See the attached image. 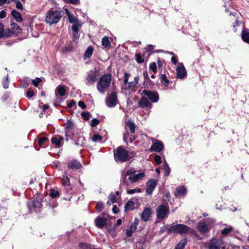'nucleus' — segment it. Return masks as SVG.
<instances>
[{
  "instance_id": "1a4fd4ad",
  "label": "nucleus",
  "mask_w": 249,
  "mask_h": 249,
  "mask_svg": "<svg viewBox=\"0 0 249 249\" xmlns=\"http://www.w3.org/2000/svg\"><path fill=\"white\" fill-rule=\"evenodd\" d=\"M65 136L66 137V141H68L69 136H72L75 135L74 132L76 128L74 123L71 120H68L65 124Z\"/></svg>"
},
{
  "instance_id": "49530a36",
  "label": "nucleus",
  "mask_w": 249,
  "mask_h": 249,
  "mask_svg": "<svg viewBox=\"0 0 249 249\" xmlns=\"http://www.w3.org/2000/svg\"><path fill=\"white\" fill-rule=\"evenodd\" d=\"M41 82L40 78H36L35 79L32 80V83L36 87H37L39 83Z\"/></svg>"
},
{
  "instance_id": "4c0bfd02",
  "label": "nucleus",
  "mask_w": 249,
  "mask_h": 249,
  "mask_svg": "<svg viewBox=\"0 0 249 249\" xmlns=\"http://www.w3.org/2000/svg\"><path fill=\"white\" fill-rule=\"evenodd\" d=\"M9 85V80H8V74L6 75V76L2 80V85L3 87L5 89H7L8 88Z\"/></svg>"
},
{
  "instance_id": "a19ab883",
  "label": "nucleus",
  "mask_w": 249,
  "mask_h": 249,
  "mask_svg": "<svg viewBox=\"0 0 249 249\" xmlns=\"http://www.w3.org/2000/svg\"><path fill=\"white\" fill-rule=\"evenodd\" d=\"M59 196L58 191H55L54 189H51L50 193V196L52 198H55Z\"/></svg>"
},
{
  "instance_id": "338daca9",
  "label": "nucleus",
  "mask_w": 249,
  "mask_h": 249,
  "mask_svg": "<svg viewBox=\"0 0 249 249\" xmlns=\"http://www.w3.org/2000/svg\"><path fill=\"white\" fill-rule=\"evenodd\" d=\"M5 3L10 4V2L9 0H0V6L3 5Z\"/></svg>"
},
{
  "instance_id": "c9c22d12",
  "label": "nucleus",
  "mask_w": 249,
  "mask_h": 249,
  "mask_svg": "<svg viewBox=\"0 0 249 249\" xmlns=\"http://www.w3.org/2000/svg\"><path fill=\"white\" fill-rule=\"evenodd\" d=\"M233 231V228L231 226L224 228L221 231V234L224 236H226Z\"/></svg>"
},
{
  "instance_id": "603ef678",
  "label": "nucleus",
  "mask_w": 249,
  "mask_h": 249,
  "mask_svg": "<svg viewBox=\"0 0 249 249\" xmlns=\"http://www.w3.org/2000/svg\"><path fill=\"white\" fill-rule=\"evenodd\" d=\"M130 76V74L127 72H125L124 74V85H126L128 83V78Z\"/></svg>"
},
{
  "instance_id": "7ed1b4c3",
  "label": "nucleus",
  "mask_w": 249,
  "mask_h": 249,
  "mask_svg": "<svg viewBox=\"0 0 249 249\" xmlns=\"http://www.w3.org/2000/svg\"><path fill=\"white\" fill-rule=\"evenodd\" d=\"M62 17L61 12L56 10H50L46 14L45 22L49 25L58 23Z\"/></svg>"
},
{
  "instance_id": "09e8293b",
  "label": "nucleus",
  "mask_w": 249,
  "mask_h": 249,
  "mask_svg": "<svg viewBox=\"0 0 249 249\" xmlns=\"http://www.w3.org/2000/svg\"><path fill=\"white\" fill-rule=\"evenodd\" d=\"M100 123V121L96 118H94L91 120L90 125L91 127H95L98 125Z\"/></svg>"
},
{
  "instance_id": "864d4df0",
  "label": "nucleus",
  "mask_w": 249,
  "mask_h": 249,
  "mask_svg": "<svg viewBox=\"0 0 249 249\" xmlns=\"http://www.w3.org/2000/svg\"><path fill=\"white\" fill-rule=\"evenodd\" d=\"M154 161L157 164H160L161 163V157L160 155H156L154 157Z\"/></svg>"
},
{
  "instance_id": "f8f14e48",
  "label": "nucleus",
  "mask_w": 249,
  "mask_h": 249,
  "mask_svg": "<svg viewBox=\"0 0 249 249\" xmlns=\"http://www.w3.org/2000/svg\"><path fill=\"white\" fill-rule=\"evenodd\" d=\"M142 94L146 96L153 103H157L159 100V95L157 91L144 89Z\"/></svg>"
},
{
  "instance_id": "ea45409f",
  "label": "nucleus",
  "mask_w": 249,
  "mask_h": 249,
  "mask_svg": "<svg viewBox=\"0 0 249 249\" xmlns=\"http://www.w3.org/2000/svg\"><path fill=\"white\" fill-rule=\"evenodd\" d=\"M136 56V60L137 62L139 63H142L144 62V58L143 56H142L140 53H136L135 54Z\"/></svg>"
},
{
  "instance_id": "c756f323",
  "label": "nucleus",
  "mask_w": 249,
  "mask_h": 249,
  "mask_svg": "<svg viewBox=\"0 0 249 249\" xmlns=\"http://www.w3.org/2000/svg\"><path fill=\"white\" fill-rule=\"evenodd\" d=\"M135 204L133 201L131 200H129L125 204L124 209L125 211L133 210L134 208Z\"/></svg>"
},
{
  "instance_id": "bf43d9fd",
  "label": "nucleus",
  "mask_w": 249,
  "mask_h": 249,
  "mask_svg": "<svg viewBox=\"0 0 249 249\" xmlns=\"http://www.w3.org/2000/svg\"><path fill=\"white\" fill-rule=\"evenodd\" d=\"M139 222V219L137 218H135L134 222L131 224V225L137 228V226Z\"/></svg>"
},
{
  "instance_id": "a878e982",
  "label": "nucleus",
  "mask_w": 249,
  "mask_h": 249,
  "mask_svg": "<svg viewBox=\"0 0 249 249\" xmlns=\"http://www.w3.org/2000/svg\"><path fill=\"white\" fill-rule=\"evenodd\" d=\"M143 77L145 82H149L150 86L156 85L158 83V80L155 79L153 81L151 80L148 76V73L146 71L143 72Z\"/></svg>"
},
{
  "instance_id": "0eeeda50",
  "label": "nucleus",
  "mask_w": 249,
  "mask_h": 249,
  "mask_svg": "<svg viewBox=\"0 0 249 249\" xmlns=\"http://www.w3.org/2000/svg\"><path fill=\"white\" fill-rule=\"evenodd\" d=\"M191 229L184 224H178L171 225L168 229V233H177L180 234L187 233Z\"/></svg>"
},
{
  "instance_id": "c03bdc74",
  "label": "nucleus",
  "mask_w": 249,
  "mask_h": 249,
  "mask_svg": "<svg viewBox=\"0 0 249 249\" xmlns=\"http://www.w3.org/2000/svg\"><path fill=\"white\" fill-rule=\"evenodd\" d=\"M161 81L162 83H165V86H167L169 83V80L167 79L166 76L165 74H162L161 75Z\"/></svg>"
},
{
  "instance_id": "6ab92c4d",
  "label": "nucleus",
  "mask_w": 249,
  "mask_h": 249,
  "mask_svg": "<svg viewBox=\"0 0 249 249\" xmlns=\"http://www.w3.org/2000/svg\"><path fill=\"white\" fill-rule=\"evenodd\" d=\"M152 213V210L150 208H146L144 209L141 214V218L144 221H147Z\"/></svg>"
},
{
  "instance_id": "ddd939ff",
  "label": "nucleus",
  "mask_w": 249,
  "mask_h": 249,
  "mask_svg": "<svg viewBox=\"0 0 249 249\" xmlns=\"http://www.w3.org/2000/svg\"><path fill=\"white\" fill-rule=\"evenodd\" d=\"M99 76L98 72L96 71H90L88 73L86 83L87 85H93L98 80Z\"/></svg>"
},
{
  "instance_id": "3c124183",
  "label": "nucleus",
  "mask_w": 249,
  "mask_h": 249,
  "mask_svg": "<svg viewBox=\"0 0 249 249\" xmlns=\"http://www.w3.org/2000/svg\"><path fill=\"white\" fill-rule=\"evenodd\" d=\"M47 140V138L46 137H42L38 139V143L40 146H42L44 142Z\"/></svg>"
},
{
  "instance_id": "cd10ccee",
  "label": "nucleus",
  "mask_w": 249,
  "mask_h": 249,
  "mask_svg": "<svg viewBox=\"0 0 249 249\" xmlns=\"http://www.w3.org/2000/svg\"><path fill=\"white\" fill-rule=\"evenodd\" d=\"M102 45L106 48H110L111 46V43L109 39V37L107 36H105L103 37L102 39Z\"/></svg>"
},
{
  "instance_id": "774afa93",
  "label": "nucleus",
  "mask_w": 249,
  "mask_h": 249,
  "mask_svg": "<svg viewBox=\"0 0 249 249\" xmlns=\"http://www.w3.org/2000/svg\"><path fill=\"white\" fill-rule=\"evenodd\" d=\"M129 135V134L128 132L125 133L124 134L123 139L125 142L127 143V138L128 136Z\"/></svg>"
},
{
  "instance_id": "9b49d317",
  "label": "nucleus",
  "mask_w": 249,
  "mask_h": 249,
  "mask_svg": "<svg viewBox=\"0 0 249 249\" xmlns=\"http://www.w3.org/2000/svg\"><path fill=\"white\" fill-rule=\"evenodd\" d=\"M224 244V241L222 238L213 237L209 241L208 249H221V246Z\"/></svg>"
},
{
  "instance_id": "aec40b11",
  "label": "nucleus",
  "mask_w": 249,
  "mask_h": 249,
  "mask_svg": "<svg viewBox=\"0 0 249 249\" xmlns=\"http://www.w3.org/2000/svg\"><path fill=\"white\" fill-rule=\"evenodd\" d=\"M187 193V189L183 186H180L177 187L175 192V196L177 197L184 196Z\"/></svg>"
},
{
  "instance_id": "5701e85b",
  "label": "nucleus",
  "mask_w": 249,
  "mask_h": 249,
  "mask_svg": "<svg viewBox=\"0 0 249 249\" xmlns=\"http://www.w3.org/2000/svg\"><path fill=\"white\" fill-rule=\"evenodd\" d=\"M80 26L76 25H72L71 26V29L72 31V35L74 41L79 38L78 29Z\"/></svg>"
},
{
  "instance_id": "e433bc0d",
  "label": "nucleus",
  "mask_w": 249,
  "mask_h": 249,
  "mask_svg": "<svg viewBox=\"0 0 249 249\" xmlns=\"http://www.w3.org/2000/svg\"><path fill=\"white\" fill-rule=\"evenodd\" d=\"M62 183L65 186H69L70 185V178L67 175H64L62 180Z\"/></svg>"
},
{
  "instance_id": "5fc2aeb1",
  "label": "nucleus",
  "mask_w": 249,
  "mask_h": 249,
  "mask_svg": "<svg viewBox=\"0 0 249 249\" xmlns=\"http://www.w3.org/2000/svg\"><path fill=\"white\" fill-rule=\"evenodd\" d=\"M104 208L103 204L101 202H99L97 203L96 208L99 211H101Z\"/></svg>"
},
{
  "instance_id": "4be33fe9",
  "label": "nucleus",
  "mask_w": 249,
  "mask_h": 249,
  "mask_svg": "<svg viewBox=\"0 0 249 249\" xmlns=\"http://www.w3.org/2000/svg\"><path fill=\"white\" fill-rule=\"evenodd\" d=\"M125 125L128 127L131 133H134L135 131V124L130 119L125 120Z\"/></svg>"
},
{
  "instance_id": "052dcab7",
  "label": "nucleus",
  "mask_w": 249,
  "mask_h": 249,
  "mask_svg": "<svg viewBox=\"0 0 249 249\" xmlns=\"http://www.w3.org/2000/svg\"><path fill=\"white\" fill-rule=\"evenodd\" d=\"M109 199L112 203L115 202L116 201V197L114 194L110 195L109 196Z\"/></svg>"
},
{
  "instance_id": "f257e3e1",
  "label": "nucleus",
  "mask_w": 249,
  "mask_h": 249,
  "mask_svg": "<svg viewBox=\"0 0 249 249\" xmlns=\"http://www.w3.org/2000/svg\"><path fill=\"white\" fill-rule=\"evenodd\" d=\"M145 177L143 172L137 173L136 170L131 168L122 171L121 178V185L128 187L130 183H133L142 180Z\"/></svg>"
},
{
  "instance_id": "a211bd4d",
  "label": "nucleus",
  "mask_w": 249,
  "mask_h": 249,
  "mask_svg": "<svg viewBox=\"0 0 249 249\" xmlns=\"http://www.w3.org/2000/svg\"><path fill=\"white\" fill-rule=\"evenodd\" d=\"M70 138L73 139L75 145L80 146H84L86 145V140L82 136L77 137L75 135L72 136H70Z\"/></svg>"
},
{
  "instance_id": "473e14b6",
  "label": "nucleus",
  "mask_w": 249,
  "mask_h": 249,
  "mask_svg": "<svg viewBox=\"0 0 249 249\" xmlns=\"http://www.w3.org/2000/svg\"><path fill=\"white\" fill-rule=\"evenodd\" d=\"M56 91L61 96H64L66 94L65 87L63 86H59L57 87Z\"/></svg>"
},
{
  "instance_id": "0e129e2a",
  "label": "nucleus",
  "mask_w": 249,
  "mask_h": 249,
  "mask_svg": "<svg viewBox=\"0 0 249 249\" xmlns=\"http://www.w3.org/2000/svg\"><path fill=\"white\" fill-rule=\"evenodd\" d=\"M6 17V12L4 10L0 12V18H3Z\"/></svg>"
},
{
  "instance_id": "a18cd8bd",
  "label": "nucleus",
  "mask_w": 249,
  "mask_h": 249,
  "mask_svg": "<svg viewBox=\"0 0 249 249\" xmlns=\"http://www.w3.org/2000/svg\"><path fill=\"white\" fill-rule=\"evenodd\" d=\"M81 116L83 118L84 120L87 121L89 119L90 115L89 112H82L81 113Z\"/></svg>"
},
{
  "instance_id": "72a5a7b5",
  "label": "nucleus",
  "mask_w": 249,
  "mask_h": 249,
  "mask_svg": "<svg viewBox=\"0 0 249 249\" xmlns=\"http://www.w3.org/2000/svg\"><path fill=\"white\" fill-rule=\"evenodd\" d=\"M243 40L247 43H249V32L246 30H243L242 33Z\"/></svg>"
},
{
  "instance_id": "393cba45",
  "label": "nucleus",
  "mask_w": 249,
  "mask_h": 249,
  "mask_svg": "<svg viewBox=\"0 0 249 249\" xmlns=\"http://www.w3.org/2000/svg\"><path fill=\"white\" fill-rule=\"evenodd\" d=\"M81 167L80 163L76 160L70 162L68 164V167L72 169H78Z\"/></svg>"
},
{
  "instance_id": "6e6552de",
  "label": "nucleus",
  "mask_w": 249,
  "mask_h": 249,
  "mask_svg": "<svg viewBox=\"0 0 249 249\" xmlns=\"http://www.w3.org/2000/svg\"><path fill=\"white\" fill-rule=\"evenodd\" d=\"M169 213L168 206L160 205L156 209L157 217L158 219H163L167 218Z\"/></svg>"
},
{
  "instance_id": "2f4dec72",
  "label": "nucleus",
  "mask_w": 249,
  "mask_h": 249,
  "mask_svg": "<svg viewBox=\"0 0 249 249\" xmlns=\"http://www.w3.org/2000/svg\"><path fill=\"white\" fill-rule=\"evenodd\" d=\"M93 52V49L91 46H89L87 48V50L85 52L84 56L85 57V59L86 58H89L92 54Z\"/></svg>"
},
{
  "instance_id": "423d86ee",
  "label": "nucleus",
  "mask_w": 249,
  "mask_h": 249,
  "mask_svg": "<svg viewBox=\"0 0 249 249\" xmlns=\"http://www.w3.org/2000/svg\"><path fill=\"white\" fill-rule=\"evenodd\" d=\"M214 223V219H207L204 221H199L197 225V228L201 234H204L210 231Z\"/></svg>"
},
{
  "instance_id": "37998d69",
  "label": "nucleus",
  "mask_w": 249,
  "mask_h": 249,
  "mask_svg": "<svg viewBox=\"0 0 249 249\" xmlns=\"http://www.w3.org/2000/svg\"><path fill=\"white\" fill-rule=\"evenodd\" d=\"M11 27L14 29H16V31L17 33H19L21 32V28L18 26V25L16 23H12L11 24Z\"/></svg>"
},
{
  "instance_id": "de8ad7c7",
  "label": "nucleus",
  "mask_w": 249,
  "mask_h": 249,
  "mask_svg": "<svg viewBox=\"0 0 249 249\" xmlns=\"http://www.w3.org/2000/svg\"><path fill=\"white\" fill-rule=\"evenodd\" d=\"M149 69L154 72H157V65L155 62H152L149 66Z\"/></svg>"
},
{
  "instance_id": "dca6fc26",
  "label": "nucleus",
  "mask_w": 249,
  "mask_h": 249,
  "mask_svg": "<svg viewBox=\"0 0 249 249\" xmlns=\"http://www.w3.org/2000/svg\"><path fill=\"white\" fill-rule=\"evenodd\" d=\"M163 144L162 142L157 141L156 142L153 143L150 148V151L151 152H160L163 150Z\"/></svg>"
},
{
  "instance_id": "4d7b16f0",
  "label": "nucleus",
  "mask_w": 249,
  "mask_h": 249,
  "mask_svg": "<svg viewBox=\"0 0 249 249\" xmlns=\"http://www.w3.org/2000/svg\"><path fill=\"white\" fill-rule=\"evenodd\" d=\"M34 93L33 90L31 89H30L27 91L26 96L28 98H31L34 96Z\"/></svg>"
},
{
  "instance_id": "bb28decb",
  "label": "nucleus",
  "mask_w": 249,
  "mask_h": 249,
  "mask_svg": "<svg viewBox=\"0 0 249 249\" xmlns=\"http://www.w3.org/2000/svg\"><path fill=\"white\" fill-rule=\"evenodd\" d=\"M68 18L69 22L72 23L73 25L81 26V24L79 23L78 18L75 17L73 15L68 14Z\"/></svg>"
},
{
  "instance_id": "c85d7f7f",
  "label": "nucleus",
  "mask_w": 249,
  "mask_h": 249,
  "mask_svg": "<svg viewBox=\"0 0 249 249\" xmlns=\"http://www.w3.org/2000/svg\"><path fill=\"white\" fill-rule=\"evenodd\" d=\"M187 239L184 238L176 246L175 249H183L187 244Z\"/></svg>"
},
{
  "instance_id": "f03ea898",
  "label": "nucleus",
  "mask_w": 249,
  "mask_h": 249,
  "mask_svg": "<svg viewBox=\"0 0 249 249\" xmlns=\"http://www.w3.org/2000/svg\"><path fill=\"white\" fill-rule=\"evenodd\" d=\"M111 81V76L109 74L102 75L97 84V89L101 93H104L110 86Z\"/></svg>"
},
{
  "instance_id": "6e6d98bb",
  "label": "nucleus",
  "mask_w": 249,
  "mask_h": 249,
  "mask_svg": "<svg viewBox=\"0 0 249 249\" xmlns=\"http://www.w3.org/2000/svg\"><path fill=\"white\" fill-rule=\"evenodd\" d=\"M47 206L49 209H53L57 206V205L55 203H53V202L52 203L50 202L49 203H48Z\"/></svg>"
},
{
  "instance_id": "f3484780",
  "label": "nucleus",
  "mask_w": 249,
  "mask_h": 249,
  "mask_svg": "<svg viewBox=\"0 0 249 249\" xmlns=\"http://www.w3.org/2000/svg\"><path fill=\"white\" fill-rule=\"evenodd\" d=\"M94 222L97 227L102 229L107 223V219L103 215H99L95 219Z\"/></svg>"
},
{
  "instance_id": "58836bf2",
  "label": "nucleus",
  "mask_w": 249,
  "mask_h": 249,
  "mask_svg": "<svg viewBox=\"0 0 249 249\" xmlns=\"http://www.w3.org/2000/svg\"><path fill=\"white\" fill-rule=\"evenodd\" d=\"M51 141L52 143L55 145L57 147H59L60 146V142H59V139H58L57 137L54 136L52 137Z\"/></svg>"
},
{
  "instance_id": "20e7f679",
  "label": "nucleus",
  "mask_w": 249,
  "mask_h": 249,
  "mask_svg": "<svg viewBox=\"0 0 249 249\" xmlns=\"http://www.w3.org/2000/svg\"><path fill=\"white\" fill-rule=\"evenodd\" d=\"M42 197L40 195L37 196L34 200L28 203L29 210L31 213H37L40 211L42 206Z\"/></svg>"
},
{
  "instance_id": "680f3d73",
  "label": "nucleus",
  "mask_w": 249,
  "mask_h": 249,
  "mask_svg": "<svg viewBox=\"0 0 249 249\" xmlns=\"http://www.w3.org/2000/svg\"><path fill=\"white\" fill-rule=\"evenodd\" d=\"M78 106L83 109L85 108L86 107V106L84 102L81 101L78 102Z\"/></svg>"
},
{
  "instance_id": "69168bd1",
  "label": "nucleus",
  "mask_w": 249,
  "mask_h": 249,
  "mask_svg": "<svg viewBox=\"0 0 249 249\" xmlns=\"http://www.w3.org/2000/svg\"><path fill=\"white\" fill-rule=\"evenodd\" d=\"M127 84H128V88H132V87H136L135 84H134V82H128Z\"/></svg>"
},
{
  "instance_id": "9d476101",
  "label": "nucleus",
  "mask_w": 249,
  "mask_h": 249,
  "mask_svg": "<svg viewBox=\"0 0 249 249\" xmlns=\"http://www.w3.org/2000/svg\"><path fill=\"white\" fill-rule=\"evenodd\" d=\"M118 103L117 93L115 91H113L110 94H109L106 99V103L109 107H114Z\"/></svg>"
},
{
  "instance_id": "b1692460",
  "label": "nucleus",
  "mask_w": 249,
  "mask_h": 249,
  "mask_svg": "<svg viewBox=\"0 0 249 249\" xmlns=\"http://www.w3.org/2000/svg\"><path fill=\"white\" fill-rule=\"evenodd\" d=\"M12 16L13 18L18 22H20L22 20V18L20 14L16 10H13L11 12Z\"/></svg>"
},
{
  "instance_id": "4468645a",
  "label": "nucleus",
  "mask_w": 249,
  "mask_h": 249,
  "mask_svg": "<svg viewBox=\"0 0 249 249\" xmlns=\"http://www.w3.org/2000/svg\"><path fill=\"white\" fill-rule=\"evenodd\" d=\"M177 77L178 79H183L187 76V71L182 63L179 64L176 69Z\"/></svg>"
},
{
  "instance_id": "39448f33",
  "label": "nucleus",
  "mask_w": 249,
  "mask_h": 249,
  "mask_svg": "<svg viewBox=\"0 0 249 249\" xmlns=\"http://www.w3.org/2000/svg\"><path fill=\"white\" fill-rule=\"evenodd\" d=\"M114 159L117 162H124L129 160L128 152L123 148L122 147H118L114 154Z\"/></svg>"
},
{
  "instance_id": "7c9ffc66",
  "label": "nucleus",
  "mask_w": 249,
  "mask_h": 249,
  "mask_svg": "<svg viewBox=\"0 0 249 249\" xmlns=\"http://www.w3.org/2000/svg\"><path fill=\"white\" fill-rule=\"evenodd\" d=\"M163 170H164V176H168L169 175L170 173V168L166 161H164L163 162Z\"/></svg>"
},
{
  "instance_id": "13d9d810",
  "label": "nucleus",
  "mask_w": 249,
  "mask_h": 249,
  "mask_svg": "<svg viewBox=\"0 0 249 249\" xmlns=\"http://www.w3.org/2000/svg\"><path fill=\"white\" fill-rule=\"evenodd\" d=\"M16 7L18 9L23 10V8L21 2L19 1H16Z\"/></svg>"
},
{
  "instance_id": "412c9836",
  "label": "nucleus",
  "mask_w": 249,
  "mask_h": 249,
  "mask_svg": "<svg viewBox=\"0 0 249 249\" xmlns=\"http://www.w3.org/2000/svg\"><path fill=\"white\" fill-rule=\"evenodd\" d=\"M139 106L142 108H144L146 107H151V104L147 99L143 96H142L138 102Z\"/></svg>"
},
{
  "instance_id": "79ce46f5",
  "label": "nucleus",
  "mask_w": 249,
  "mask_h": 249,
  "mask_svg": "<svg viewBox=\"0 0 249 249\" xmlns=\"http://www.w3.org/2000/svg\"><path fill=\"white\" fill-rule=\"evenodd\" d=\"M102 139V137L99 134H94L92 138V140L94 142L101 141Z\"/></svg>"
},
{
  "instance_id": "8fccbe9b",
  "label": "nucleus",
  "mask_w": 249,
  "mask_h": 249,
  "mask_svg": "<svg viewBox=\"0 0 249 249\" xmlns=\"http://www.w3.org/2000/svg\"><path fill=\"white\" fill-rule=\"evenodd\" d=\"M241 24V22L239 21V20L238 18L235 19V21L233 24V30L234 32L237 31L236 26H239Z\"/></svg>"
},
{
  "instance_id": "2eb2a0df",
  "label": "nucleus",
  "mask_w": 249,
  "mask_h": 249,
  "mask_svg": "<svg viewBox=\"0 0 249 249\" xmlns=\"http://www.w3.org/2000/svg\"><path fill=\"white\" fill-rule=\"evenodd\" d=\"M157 184L156 179H150L146 183V193L147 195H151Z\"/></svg>"
},
{
  "instance_id": "e2e57ef3",
  "label": "nucleus",
  "mask_w": 249,
  "mask_h": 249,
  "mask_svg": "<svg viewBox=\"0 0 249 249\" xmlns=\"http://www.w3.org/2000/svg\"><path fill=\"white\" fill-rule=\"evenodd\" d=\"M172 62L174 64L176 65L178 63V60L177 56H173L171 58Z\"/></svg>"
},
{
  "instance_id": "f704fd0d",
  "label": "nucleus",
  "mask_w": 249,
  "mask_h": 249,
  "mask_svg": "<svg viewBox=\"0 0 249 249\" xmlns=\"http://www.w3.org/2000/svg\"><path fill=\"white\" fill-rule=\"evenodd\" d=\"M136 228L134 227L132 225H130L126 231V234L127 236L130 237L132 235L133 232H134L136 230Z\"/></svg>"
}]
</instances>
